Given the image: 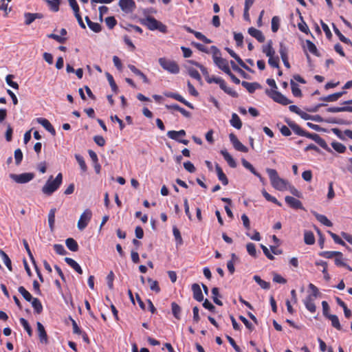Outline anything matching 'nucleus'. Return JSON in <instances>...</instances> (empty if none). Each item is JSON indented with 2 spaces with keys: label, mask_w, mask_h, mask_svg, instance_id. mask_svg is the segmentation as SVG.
Here are the masks:
<instances>
[{
  "label": "nucleus",
  "mask_w": 352,
  "mask_h": 352,
  "mask_svg": "<svg viewBox=\"0 0 352 352\" xmlns=\"http://www.w3.org/2000/svg\"><path fill=\"white\" fill-rule=\"evenodd\" d=\"M186 135V131L184 129H182L180 131H169L167 133V136L175 141H177L179 142V140H180L179 137H184Z\"/></svg>",
  "instance_id": "22"
},
{
  "label": "nucleus",
  "mask_w": 352,
  "mask_h": 352,
  "mask_svg": "<svg viewBox=\"0 0 352 352\" xmlns=\"http://www.w3.org/2000/svg\"><path fill=\"white\" fill-rule=\"evenodd\" d=\"M298 82L305 84L306 81L304 78L298 74L294 76L293 78H292L290 80L291 89L294 96L300 98L302 96V93Z\"/></svg>",
  "instance_id": "8"
},
{
  "label": "nucleus",
  "mask_w": 352,
  "mask_h": 352,
  "mask_svg": "<svg viewBox=\"0 0 352 352\" xmlns=\"http://www.w3.org/2000/svg\"><path fill=\"white\" fill-rule=\"evenodd\" d=\"M92 217V212L89 209H86L80 215L78 221V228L80 230H84L88 225Z\"/></svg>",
  "instance_id": "9"
},
{
  "label": "nucleus",
  "mask_w": 352,
  "mask_h": 352,
  "mask_svg": "<svg viewBox=\"0 0 352 352\" xmlns=\"http://www.w3.org/2000/svg\"><path fill=\"white\" fill-rule=\"evenodd\" d=\"M106 76H107V80L111 86L112 91L115 94H117L118 91V87L113 79V76L111 74H110L109 73H107Z\"/></svg>",
  "instance_id": "46"
},
{
  "label": "nucleus",
  "mask_w": 352,
  "mask_h": 352,
  "mask_svg": "<svg viewBox=\"0 0 352 352\" xmlns=\"http://www.w3.org/2000/svg\"><path fill=\"white\" fill-rule=\"evenodd\" d=\"M48 5L50 9L53 12H58L60 4V0H44Z\"/></svg>",
  "instance_id": "33"
},
{
  "label": "nucleus",
  "mask_w": 352,
  "mask_h": 352,
  "mask_svg": "<svg viewBox=\"0 0 352 352\" xmlns=\"http://www.w3.org/2000/svg\"><path fill=\"white\" fill-rule=\"evenodd\" d=\"M304 241L307 245H313L315 243V236L311 231H305Z\"/></svg>",
  "instance_id": "35"
},
{
  "label": "nucleus",
  "mask_w": 352,
  "mask_h": 352,
  "mask_svg": "<svg viewBox=\"0 0 352 352\" xmlns=\"http://www.w3.org/2000/svg\"><path fill=\"white\" fill-rule=\"evenodd\" d=\"M65 244L67 248L72 252H76L78 250V243L73 238L67 239Z\"/></svg>",
  "instance_id": "29"
},
{
  "label": "nucleus",
  "mask_w": 352,
  "mask_h": 352,
  "mask_svg": "<svg viewBox=\"0 0 352 352\" xmlns=\"http://www.w3.org/2000/svg\"><path fill=\"white\" fill-rule=\"evenodd\" d=\"M256 283L260 285V287L264 289H268L270 287V283L261 278L260 276L255 275L253 277Z\"/></svg>",
  "instance_id": "41"
},
{
  "label": "nucleus",
  "mask_w": 352,
  "mask_h": 352,
  "mask_svg": "<svg viewBox=\"0 0 352 352\" xmlns=\"http://www.w3.org/2000/svg\"><path fill=\"white\" fill-rule=\"evenodd\" d=\"M304 47L314 55L318 56L316 45L309 40H306Z\"/></svg>",
  "instance_id": "30"
},
{
  "label": "nucleus",
  "mask_w": 352,
  "mask_h": 352,
  "mask_svg": "<svg viewBox=\"0 0 352 352\" xmlns=\"http://www.w3.org/2000/svg\"><path fill=\"white\" fill-rule=\"evenodd\" d=\"M328 234L331 236L336 243L340 244L342 246H345L346 243L343 240H342L338 235L332 232L331 231H328Z\"/></svg>",
  "instance_id": "55"
},
{
  "label": "nucleus",
  "mask_w": 352,
  "mask_h": 352,
  "mask_svg": "<svg viewBox=\"0 0 352 352\" xmlns=\"http://www.w3.org/2000/svg\"><path fill=\"white\" fill-rule=\"evenodd\" d=\"M18 291L23 296L25 300L30 302L33 299V297L30 293L23 286H20L18 288Z\"/></svg>",
  "instance_id": "43"
},
{
  "label": "nucleus",
  "mask_w": 352,
  "mask_h": 352,
  "mask_svg": "<svg viewBox=\"0 0 352 352\" xmlns=\"http://www.w3.org/2000/svg\"><path fill=\"white\" fill-rule=\"evenodd\" d=\"M315 300L314 296H307L304 300V305L306 309L311 314L315 313L316 311V306L314 302Z\"/></svg>",
  "instance_id": "16"
},
{
  "label": "nucleus",
  "mask_w": 352,
  "mask_h": 352,
  "mask_svg": "<svg viewBox=\"0 0 352 352\" xmlns=\"http://www.w3.org/2000/svg\"><path fill=\"white\" fill-rule=\"evenodd\" d=\"M171 309H172V313H173L174 317L177 320H180L181 319V312H182V309H181L180 306L178 304H177L175 302H173L171 303Z\"/></svg>",
  "instance_id": "32"
},
{
  "label": "nucleus",
  "mask_w": 352,
  "mask_h": 352,
  "mask_svg": "<svg viewBox=\"0 0 352 352\" xmlns=\"http://www.w3.org/2000/svg\"><path fill=\"white\" fill-rule=\"evenodd\" d=\"M128 67L133 74L140 76L144 82H145V83L149 82V80H148V78L146 77V76L139 69L136 68L135 66H134L133 65H129Z\"/></svg>",
  "instance_id": "24"
},
{
  "label": "nucleus",
  "mask_w": 352,
  "mask_h": 352,
  "mask_svg": "<svg viewBox=\"0 0 352 352\" xmlns=\"http://www.w3.org/2000/svg\"><path fill=\"white\" fill-rule=\"evenodd\" d=\"M30 302H32V305L36 314H39L43 311V305L39 299L33 298Z\"/></svg>",
  "instance_id": "36"
},
{
  "label": "nucleus",
  "mask_w": 352,
  "mask_h": 352,
  "mask_svg": "<svg viewBox=\"0 0 352 352\" xmlns=\"http://www.w3.org/2000/svg\"><path fill=\"white\" fill-rule=\"evenodd\" d=\"M315 264L317 266H322L323 267V269H322V272L324 274V278L327 280H329L330 279V276L327 272V263L324 261L320 260V261H317L315 263Z\"/></svg>",
  "instance_id": "34"
},
{
  "label": "nucleus",
  "mask_w": 352,
  "mask_h": 352,
  "mask_svg": "<svg viewBox=\"0 0 352 352\" xmlns=\"http://www.w3.org/2000/svg\"><path fill=\"white\" fill-rule=\"evenodd\" d=\"M230 140L233 145V147L238 151L243 153H248V148L244 146L237 138L234 133L229 135Z\"/></svg>",
  "instance_id": "12"
},
{
  "label": "nucleus",
  "mask_w": 352,
  "mask_h": 352,
  "mask_svg": "<svg viewBox=\"0 0 352 352\" xmlns=\"http://www.w3.org/2000/svg\"><path fill=\"white\" fill-rule=\"evenodd\" d=\"M206 81L208 83L214 82L216 84H218L219 87H221V85H223L224 80L220 77L212 76L210 78L208 76V78H206Z\"/></svg>",
  "instance_id": "54"
},
{
  "label": "nucleus",
  "mask_w": 352,
  "mask_h": 352,
  "mask_svg": "<svg viewBox=\"0 0 352 352\" xmlns=\"http://www.w3.org/2000/svg\"><path fill=\"white\" fill-rule=\"evenodd\" d=\"M19 321H20L21 324L25 330L28 333V335L30 336H31L32 334V328H31L30 325L29 324L28 322L23 318H21Z\"/></svg>",
  "instance_id": "51"
},
{
  "label": "nucleus",
  "mask_w": 352,
  "mask_h": 352,
  "mask_svg": "<svg viewBox=\"0 0 352 352\" xmlns=\"http://www.w3.org/2000/svg\"><path fill=\"white\" fill-rule=\"evenodd\" d=\"M215 170H216L219 180L221 182L223 185H224V186L228 185V179L226 175V174L223 173L222 168L220 167V166L218 164H217L215 165Z\"/></svg>",
  "instance_id": "21"
},
{
  "label": "nucleus",
  "mask_w": 352,
  "mask_h": 352,
  "mask_svg": "<svg viewBox=\"0 0 352 352\" xmlns=\"http://www.w3.org/2000/svg\"><path fill=\"white\" fill-rule=\"evenodd\" d=\"M160 66L170 74H177L179 72V67L176 61L166 58H160L158 60Z\"/></svg>",
  "instance_id": "5"
},
{
  "label": "nucleus",
  "mask_w": 352,
  "mask_h": 352,
  "mask_svg": "<svg viewBox=\"0 0 352 352\" xmlns=\"http://www.w3.org/2000/svg\"><path fill=\"white\" fill-rule=\"evenodd\" d=\"M36 325L40 341L41 342L47 343V335L43 325L40 322H37Z\"/></svg>",
  "instance_id": "19"
},
{
  "label": "nucleus",
  "mask_w": 352,
  "mask_h": 352,
  "mask_svg": "<svg viewBox=\"0 0 352 352\" xmlns=\"http://www.w3.org/2000/svg\"><path fill=\"white\" fill-rule=\"evenodd\" d=\"M52 179L53 176H50L42 188V192L47 196H50L59 188L63 182V175L59 173L54 179Z\"/></svg>",
  "instance_id": "3"
},
{
  "label": "nucleus",
  "mask_w": 352,
  "mask_h": 352,
  "mask_svg": "<svg viewBox=\"0 0 352 352\" xmlns=\"http://www.w3.org/2000/svg\"><path fill=\"white\" fill-rule=\"evenodd\" d=\"M147 281L149 284L151 290L155 292L157 294L160 292L161 289H160V287L159 286V283L157 280H154L151 278H148Z\"/></svg>",
  "instance_id": "42"
},
{
  "label": "nucleus",
  "mask_w": 352,
  "mask_h": 352,
  "mask_svg": "<svg viewBox=\"0 0 352 352\" xmlns=\"http://www.w3.org/2000/svg\"><path fill=\"white\" fill-rule=\"evenodd\" d=\"M248 33L258 42L263 43L265 41V36L261 30L251 27L248 29Z\"/></svg>",
  "instance_id": "18"
},
{
  "label": "nucleus",
  "mask_w": 352,
  "mask_h": 352,
  "mask_svg": "<svg viewBox=\"0 0 352 352\" xmlns=\"http://www.w3.org/2000/svg\"><path fill=\"white\" fill-rule=\"evenodd\" d=\"M280 19L278 16H274L272 19V30L274 32H277L279 28Z\"/></svg>",
  "instance_id": "58"
},
{
  "label": "nucleus",
  "mask_w": 352,
  "mask_h": 352,
  "mask_svg": "<svg viewBox=\"0 0 352 352\" xmlns=\"http://www.w3.org/2000/svg\"><path fill=\"white\" fill-rule=\"evenodd\" d=\"M266 82L271 87L270 89H267L265 90L266 95L272 98L274 102L283 105H286V96L278 91V87L275 80L272 78H268L267 79Z\"/></svg>",
  "instance_id": "2"
},
{
  "label": "nucleus",
  "mask_w": 352,
  "mask_h": 352,
  "mask_svg": "<svg viewBox=\"0 0 352 352\" xmlns=\"http://www.w3.org/2000/svg\"><path fill=\"white\" fill-rule=\"evenodd\" d=\"M267 173L269 175L271 184L274 188L277 190H283L285 186V182L283 179H280L277 173V171L272 168H267Z\"/></svg>",
  "instance_id": "7"
},
{
  "label": "nucleus",
  "mask_w": 352,
  "mask_h": 352,
  "mask_svg": "<svg viewBox=\"0 0 352 352\" xmlns=\"http://www.w3.org/2000/svg\"><path fill=\"white\" fill-rule=\"evenodd\" d=\"M234 38L238 47H241L243 43V36L241 33H234Z\"/></svg>",
  "instance_id": "63"
},
{
  "label": "nucleus",
  "mask_w": 352,
  "mask_h": 352,
  "mask_svg": "<svg viewBox=\"0 0 352 352\" xmlns=\"http://www.w3.org/2000/svg\"><path fill=\"white\" fill-rule=\"evenodd\" d=\"M241 85L250 94L254 93L256 89L261 87V85L258 82H249L247 81H242Z\"/></svg>",
  "instance_id": "20"
},
{
  "label": "nucleus",
  "mask_w": 352,
  "mask_h": 352,
  "mask_svg": "<svg viewBox=\"0 0 352 352\" xmlns=\"http://www.w3.org/2000/svg\"><path fill=\"white\" fill-rule=\"evenodd\" d=\"M344 93V91L337 92L325 97H322L320 100L324 102H335L337 101Z\"/></svg>",
  "instance_id": "25"
},
{
  "label": "nucleus",
  "mask_w": 352,
  "mask_h": 352,
  "mask_svg": "<svg viewBox=\"0 0 352 352\" xmlns=\"http://www.w3.org/2000/svg\"><path fill=\"white\" fill-rule=\"evenodd\" d=\"M287 125L298 135L300 136H305L309 139L313 140L315 142H316L322 148L327 150L328 146L324 140H323L318 134L317 133H311L302 130L298 124L294 123V122L287 120Z\"/></svg>",
  "instance_id": "1"
},
{
  "label": "nucleus",
  "mask_w": 352,
  "mask_h": 352,
  "mask_svg": "<svg viewBox=\"0 0 352 352\" xmlns=\"http://www.w3.org/2000/svg\"><path fill=\"white\" fill-rule=\"evenodd\" d=\"M15 164L19 165L23 160V153L20 148H17L14 151Z\"/></svg>",
  "instance_id": "60"
},
{
  "label": "nucleus",
  "mask_w": 352,
  "mask_h": 352,
  "mask_svg": "<svg viewBox=\"0 0 352 352\" xmlns=\"http://www.w3.org/2000/svg\"><path fill=\"white\" fill-rule=\"evenodd\" d=\"M188 74L191 78H195L197 81L201 82V77L199 72L197 70H196L195 69L188 68Z\"/></svg>",
  "instance_id": "48"
},
{
  "label": "nucleus",
  "mask_w": 352,
  "mask_h": 352,
  "mask_svg": "<svg viewBox=\"0 0 352 352\" xmlns=\"http://www.w3.org/2000/svg\"><path fill=\"white\" fill-rule=\"evenodd\" d=\"M262 51L268 57L274 55L275 51L272 47V41H269L266 45H263Z\"/></svg>",
  "instance_id": "31"
},
{
  "label": "nucleus",
  "mask_w": 352,
  "mask_h": 352,
  "mask_svg": "<svg viewBox=\"0 0 352 352\" xmlns=\"http://www.w3.org/2000/svg\"><path fill=\"white\" fill-rule=\"evenodd\" d=\"M118 5L121 10L125 13H131L136 8L134 0H120Z\"/></svg>",
  "instance_id": "11"
},
{
  "label": "nucleus",
  "mask_w": 352,
  "mask_h": 352,
  "mask_svg": "<svg viewBox=\"0 0 352 352\" xmlns=\"http://www.w3.org/2000/svg\"><path fill=\"white\" fill-rule=\"evenodd\" d=\"M75 158L78 162L81 170L84 173L86 172L87 170V166L83 157L80 155H76Z\"/></svg>",
  "instance_id": "47"
},
{
  "label": "nucleus",
  "mask_w": 352,
  "mask_h": 352,
  "mask_svg": "<svg viewBox=\"0 0 352 352\" xmlns=\"http://www.w3.org/2000/svg\"><path fill=\"white\" fill-rule=\"evenodd\" d=\"M10 177L18 184H25L30 182L34 177L33 173H24L21 174H11Z\"/></svg>",
  "instance_id": "10"
},
{
  "label": "nucleus",
  "mask_w": 352,
  "mask_h": 352,
  "mask_svg": "<svg viewBox=\"0 0 352 352\" xmlns=\"http://www.w3.org/2000/svg\"><path fill=\"white\" fill-rule=\"evenodd\" d=\"M230 124L236 129H240L242 127L241 120L239 116L235 113L232 115Z\"/></svg>",
  "instance_id": "28"
},
{
  "label": "nucleus",
  "mask_w": 352,
  "mask_h": 352,
  "mask_svg": "<svg viewBox=\"0 0 352 352\" xmlns=\"http://www.w3.org/2000/svg\"><path fill=\"white\" fill-rule=\"evenodd\" d=\"M144 25L147 26L150 30H157L162 33L167 32V27L162 22L157 21L154 17L148 16L146 18L144 21L142 23Z\"/></svg>",
  "instance_id": "6"
},
{
  "label": "nucleus",
  "mask_w": 352,
  "mask_h": 352,
  "mask_svg": "<svg viewBox=\"0 0 352 352\" xmlns=\"http://www.w3.org/2000/svg\"><path fill=\"white\" fill-rule=\"evenodd\" d=\"M164 95L166 97L173 98V99L183 103L184 104H185L186 107H189L190 109H194L192 104H191L190 102H189L186 100H185V98H184V97L182 96L178 93L167 92V93H165Z\"/></svg>",
  "instance_id": "13"
},
{
  "label": "nucleus",
  "mask_w": 352,
  "mask_h": 352,
  "mask_svg": "<svg viewBox=\"0 0 352 352\" xmlns=\"http://www.w3.org/2000/svg\"><path fill=\"white\" fill-rule=\"evenodd\" d=\"M318 254L326 258H331L336 256H342V253L338 251H324L319 252Z\"/></svg>",
  "instance_id": "39"
},
{
  "label": "nucleus",
  "mask_w": 352,
  "mask_h": 352,
  "mask_svg": "<svg viewBox=\"0 0 352 352\" xmlns=\"http://www.w3.org/2000/svg\"><path fill=\"white\" fill-rule=\"evenodd\" d=\"M335 34L338 36L339 39L344 43L352 45V42L348 38L345 37L338 29L334 23L332 24Z\"/></svg>",
  "instance_id": "27"
},
{
  "label": "nucleus",
  "mask_w": 352,
  "mask_h": 352,
  "mask_svg": "<svg viewBox=\"0 0 352 352\" xmlns=\"http://www.w3.org/2000/svg\"><path fill=\"white\" fill-rule=\"evenodd\" d=\"M36 122L42 125L53 136L56 135V130L47 119L44 118H38L36 119Z\"/></svg>",
  "instance_id": "14"
},
{
  "label": "nucleus",
  "mask_w": 352,
  "mask_h": 352,
  "mask_svg": "<svg viewBox=\"0 0 352 352\" xmlns=\"http://www.w3.org/2000/svg\"><path fill=\"white\" fill-rule=\"evenodd\" d=\"M238 260V257L236 256L234 253H232L231 254V260L228 261L227 263V267L229 271V272L232 274H234L235 269H234V262Z\"/></svg>",
  "instance_id": "38"
},
{
  "label": "nucleus",
  "mask_w": 352,
  "mask_h": 352,
  "mask_svg": "<svg viewBox=\"0 0 352 352\" xmlns=\"http://www.w3.org/2000/svg\"><path fill=\"white\" fill-rule=\"evenodd\" d=\"M328 319L331 322V325L338 330H341L342 327L339 321V319L336 315L328 316Z\"/></svg>",
  "instance_id": "45"
},
{
  "label": "nucleus",
  "mask_w": 352,
  "mask_h": 352,
  "mask_svg": "<svg viewBox=\"0 0 352 352\" xmlns=\"http://www.w3.org/2000/svg\"><path fill=\"white\" fill-rule=\"evenodd\" d=\"M220 88L222 90H223L225 93H226L227 94L230 95L233 98H237L239 96L236 91L227 86V84L225 80L223 81V85H221Z\"/></svg>",
  "instance_id": "40"
},
{
  "label": "nucleus",
  "mask_w": 352,
  "mask_h": 352,
  "mask_svg": "<svg viewBox=\"0 0 352 352\" xmlns=\"http://www.w3.org/2000/svg\"><path fill=\"white\" fill-rule=\"evenodd\" d=\"M56 211V208H52L48 214V223L51 230L54 229Z\"/></svg>",
  "instance_id": "44"
},
{
  "label": "nucleus",
  "mask_w": 352,
  "mask_h": 352,
  "mask_svg": "<svg viewBox=\"0 0 352 352\" xmlns=\"http://www.w3.org/2000/svg\"><path fill=\"white\" fill-rule=\"evenodd\" d=\"M331 146L334 150H336L337 152L340 153H343L346 151V146L340 142H333L331 144Z\"/></svg>",
  "instance_id": "50"
},
{
  "label": "nucleus",
  "mask_w": 352,
  "mask_h": 352,
  "mask_svg": "<svg viewBox=\"0 0 352 352\" xmlns=\"http://www.w3.org/2000/svg\"><path fill=\"white\" fill-rule=\"evenodd\" d=\"M268 63L272 67H278V63H279L278 57L274 56V55L269 56Z\"/></svg>",
  "instance_id": "61"
},
{
  "label": "nucleus",
  "mask_w": 352,
  "mask_h": 352,
  "mask_svg": "<svg viewBox=\"0 0 352 352\" xmlns=\"http://www.w3.org/2000/svg\"><path fill=\"white\" fill-rule=\"evenodd\" d=\"M316 219L320 221L323 225L327 226V227H331L333 226V223L330 220L327 219V217L323 214H320L318 213L314 214Z\"/></svg>",
  "instance_id": "37"
},
{
  "label": "nucleus",
  "mask_w": 352,
  "mask_h": 352,
  "mask_svg": "<svg viewBox=\"0 0 352 352\" xmlns=\"http://www.w3.org/2000/svg\"><path fill=\"white\" fill-rule=\"evenodd\" d=\"M13 78H14L13 75L9 74L6 76V81L9 86H10L11 87H12L14 89H18L19 85L16 82H14L12 80Z\"/></svg>",
  "instance_id": "52"
},
{
  "label": "nucleus",
  "mask_w": 352,
  "mask_h": 352,
  "mask_svg": "<svg viewBox=\"0 0 352 352\" xmlns=\"http://www.w3.org/2000/svg\"><path fill=\"white\" fill-rule=\"evenodd\" d=\"M247 251L248 254L254 257L256 256V246L252 243H249L246 245Z\"/></svg>",
  "instance_id": "62"
},
{
  "label": "nucleus",
  "mask_w": 352,
  "mask_h": 352,
  "mask_svg": "<svg viewBox=\"0 0 352 352\" xmlns=\"http://www.w3.org/2000/svg\"><path fill=\"white\" fill-rule=\"evenodd\" d=\"M211 51L212 53V58L217 66L221 69L223 72H230V67L227 60L221 57L220 50L214 45L211 47Z\"/></svg>",
  "instance_id": "4"
},
{
  "label": "nucleus",
  "mask_w": 352,
  "mask_h": 352,
  "mask_svg": "<svg viewBox=\"0 0 352 352\" xmlns=\"http://www.w3.org/2000/svg\"><path fill=\"white\" fill-rule=\"evenodd\" d=\"M192 291L193 293V298L198 302L204 300V295L202 294L200 286L197 283H194L192 285Z\"/></svg>",
  "instance_id": "17"
},
{
  "label": "nucleus",
  "mask_w": 352,
  "mask_h": 352,
  "mask_svg": "<svg viewBox=\"0 0 352 352\" xmlns=\"http://www.w3.org/2000/svg\"><path fill=\"white\" fill-rule=\"evenodd\" d=\"M242 164L243 166L246 168L247 169H248L249 170H250V172L252 173H253L254 175L258 176V177H260V175L256 171L255 168H254V166L249 162H248L245 159H243L242 160Z\"/></svg>",
  "instance_id": "49"
},
{
  "label": "nucleus",
  "mask_w": 352,
  "mask_h": 352,
  "mask_svg": "<svg viewBox=\"0 0 352 352\" xmlns=\"http://www.w3.org/2000/svg\"><path fill=\"white\" fill-rule=\"evenodd\" d=\"M195 36L199 39L203 41L204 43L208 44L212 43V41L209 38H208L206 36H204L201 32H197L194 33Z\"/></svg>",
  "instance_id": "57"
},
{
  "label": "nucleus",
  "mask_w": 352,
  "mask_h": 352,
  "mask_svg": "<svg viewBox=\"0 0 352 352\" xmlns=\"http://www.w3.org/2000/svg\"><path fill=\"white\" fill-rule=\"evenodd\" d=\"M0 257L1 258L3 263L8 267V270L12 272V267L11 260L9 258L8 255L2 250H0Z\"/></svg>",
  "instance_id": "26"
},
{
  "label": "nucleus",
  "mask_w": 352,
  "mask_h": 352,
  "mask_svg": "<svg viewBox=\"0 0 352 352\" xmlns=\"http://www.w3.org/2000/svg\"><path fill=\"white\" fill-rule=\"evenodd\" d=\"M88 27L96 33H98L102 30V27L98 23H95L93 21L88 23Z\"/></svg>",
  "instance_id": "56"
},
{
  "label": "nucleus",
  "mask_w": 352,
  "mask_h": 352,
  "mask_svg": "<svg viewBox=\"0 0 352 352\" xmlns=\"http://www.w3.org/2000/svg\"><path fill=\"white\" fill-rule=\"evenodd\" d=\"M221 154L223 155L225 160L228 162V165L232 168L236 166V163L230 153L225 149L221 151Z\"/></svg>",
  "instance_id": "23"
},
{
  "label": "nucleus",
  "mask_w": 352,
  "mask_h": 352,
  "mask_svg": "<svg viewBox=\"0 0 352 352\" xmlns=\"http://www.w3.org/2000/svg\"><path fill=\"white\" fill-rule=\"evenodd\" d=\"M287 206L294 210H305L302 202L294 197L287 196Z\"/></svg>",
  "instance_id": "15"
},
{
  "label": "nucleus",
  "mask_w": 352,
  "mask_h": 352,
  "mask_svg": "<svg viewBox=\"0 0 352 352\" xmlns=\"http://www.w3.org/2000/svg\"><path fill=\"white\" fill-rule=\"evenodd\" d=\"M184 168L189 173H195L196 170V168L194 166V164L190 162V161H187L184 163Z\"/></svg>",
  "instance_id": "64"
},
{
  "label": "nucleus",
  "mask_w": 352,
  "mask_h": 352,
  "mask_svg": "<svg viewBox=\"0 0 352 352\" xmlns=\"http://www.w3.org/2000/svg\"><path fill=\"white\" fill-rule=\"evenodd\" d=\"M54 250L59 255H65L67 253L64 246L61 244H54Z\"/></svg>",
  "instance_id": "59"
},
{
  "label": "nucleus",
  "mask_w": 352,
  "mask_h": 352,
  "mask_svg": "<svg viewBox=\"0 0 352 352\" xmlns=\"http://www.w3.org/2000/svg\"><path fill=\"white\" fill-rule=\"evenodd\" d=\"M105 23L110 29H113L117 24V21L114 16H108L105 19Z\"/></svg>",
  "instance_id": "53"
}]
</instances>
